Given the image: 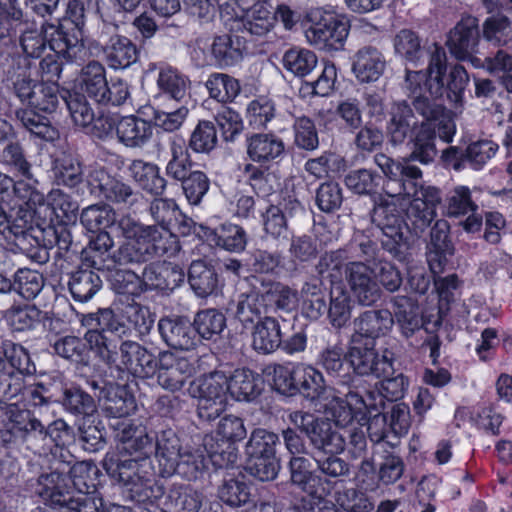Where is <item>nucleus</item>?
<instances>
[{
  "mask_svg": "<svg viewBox=\"0 0 512 512\" xmlns=\"http://www.w3.org/2000/svg\"><path fill=\"white\" fill-rule=\"evenodd\" d=\"M371 277H374L380 288L390 293L398 291L403 282L399 268L385 257L372 267Z\"/></svg>",
  "mask_w": 512,
  "mask_h": 512,
  "instance_id": "61",
  "label": "nucleus"
},
{
  "mask_svg": "<svg viewBox=\"0 0 512 512\" xmlns=\"http://www.w3.org/2000/svg\"><path fill=\"white\" fill-rule=\"evenodd\" d=\"M141 277L144 291L152 289L172 291L184 281L185 274L177 265L152 263L145 266Z\"/></svg>",
  "mask_w": 512,
  "mask_h": 512,
  "instance_id": "24",
  "label": "nucleus"
},
{
  "mask_svg": "<svg viewBox=\"0 0 512 512\" xmlns=\"http://www.w3.org/2000/svg\"><path fill=\"white\" fill-rule=\"evenodd\" d=\"M128 172L133 181L146 193L152 196H162L167 187V180L161 176L160 168L143 159H134L128 166Z\"/></svg>",
  "mask_w": 512,
  "mask_h": 512,
  "instance_id": "27",
  "label": "nucleus"
},
{
  "mask_svg": "<svg viewBox=\"0 0 512 512\" xmlns=\"http://www.w3.org/2000/svg\"><path fill=\"white\" fill-rule=\"evenodd\" d=\"M341 391L346 397V405L339 404L340 412L337 415L333 413L337 423H347L353 419L352 407L361 410L362 407L367 410L377 411V405L374 403L377 392L372 390L370 385L358 375H348L341 377Z\"/></svg>",
  "mask_w": 512,
  "mask_h": 512,
  "instance_id": "13",
  "label": "nucleus"
},
{
  "mask_svg": "<svg viewBox=\"0 0 512 512\" xmlns=\"http://www.w3.org/2000/svg\"><path fill=\"white\" fill-rule=\"evenodd\" d=\"M371 221L383 234L382 248L394 258L403 259V248L408 247L407 224L403 212L395 203L382 201L374 206Z\"/></svg>",
  "mask_w": 512,
  "mask_h": 512,
  "instance_id": "10",
  "label": "nucleus"
},
{
  "mask_svg": "<svg viewBox=\"0 0 512 512\" xmlns=\"http://www.w3.org/2000/svg\"><path fill=\"white\" fill-rule=\"evenodd\" d=\"M68 286L74 300L87 302L101 289L102 280L97 272L82 265L71 274Z\"/></svg>",
  "mask_w": 512,
  "mask_h": 512,
  "instance_id": "40",
  "label": "nucleus"
},
{
  "mask_svg": "<svg viewBox=\"0 0 512 512\" xmlns=\"http://www.w3.org/2000/svg\"><path fill=\"white\" fill-rule=\"evenodd\" d=\"M291 482L309 495H316L321 483L317 470H311V461L305 456H292L289 461Z\"/></svg>",
  "mask_w": 512,
  "mask_h": 512,
  "instance_id": "43",
  "label": "nucleus"
},
{
  "mask_svg": "<svg viewBox=\"0 0 512 512\" xmlns=\"http://www.w3.org/2000/svg\"><path fill=\"white\" fill-rule=\"evenodd\" d=\"M107 84L106 69L100 62L90 61L82 68L79 78L81 95L99 104L105 97Z\"/></svg>",
  "mask_w": 512,
  "mask_h": 512,
  "instance_id": "35",
  "label": "nucleus"
},
{
  "mask_svg": "<svg viewBox=\"0 0 512 512\" xmlns=\"http://www.w3.org/2000/svg\"><path fill=\"white\" fill-rule=\"evenodd\" d=\"M114 240L107 231L99 232L82 251V265L98 271L111 270L117 266Z\"/></svg>",
  "mask_w": 512,
  "mask_h": 512,
  "instance_id": "23",
  "label": "nucleus"
},
{
  "mask_svg": "<svg viewBox=\"0 0 512 512\" xmlns=\"http://www.w3.org/2000/svg\"><path fill=\"white\" fill-rule=\"evenodd\" d=\"M58 103L57 87L40 83L36 85L34 94L27 104L28 108L18 109L16 118L31 135L52 142L58 138V130L51 124L48 117L39 112L53 113Z\"/></svg>",
  "mask_w": 512,
  "mask_h": 512,
  "instance_id": "7",
  "label": "nucleus"
},
{
  "mask_svg": "<svg viewBox=\"0 0 512 512\" xmlns=\"http://www.w3.org/2000/svg\"><path fill=\"white\" fill-rule=\"evenodd\" d=\"M351 248L359 260L345 264V280L359 305L373 306L381 299L382 289L374 277H371V269L384 254L376 242L364 235L355 236Z\"/></svg>",
  "mask_w": 512,
  "mask_h": 512,
  "instance_id": "6",
  "label": "nucleus"
},
{
  "mask_svg": "<svg viewBox=\"0 0 512 512\" xmlns=\"http://www.w3.org/2000/svg\"><path fill=\"white\" fill-rule=\"evenodd\" d=\"M409 145L410 153L399 161L383 153H377L374 156L375 164L388 179L385 184L387 195L414 194L415 183L417 180H422L423 173L413 162L429 165L438 155L435 129L427 127L426 124L416 128Z\"/></svg>",
  "mask_w": 512,
  "mask_h": 512,
  "instance_id": "4",
  "label": "nucleus"
},
{
  "mask_svg": "<svg viewBox=\"0 0 512 512\" xmlns=\"http://www.w3.org/2000/svg\"><path fill=\"white\" fill-rule=\"evenodd\" d=\"M394 325L393 314L385 308L365 310L353 320L354 333L351 338L368 341L385 336Z\"/></svg>",
  "mask_w": 512,
  "mask_h": 512,
  "instance_id": "19",
  "label": "nucleus"
},
{
  "mask_svg": "<svg viewBox=\"0 0 512 512\" xmlns=\"http://www.w3.org/2000/svg\"><path fill=\"white\" fill-rule=\"evenodd\" d=\"M234 316L245 328L251 327L259 319L267 316L251 287L247 286V290L238 295Z\"/></svg>",
  "mask_w": 512,
  "mask_h": 512,
  "instance_id": "50",
  "label": "nucleus"
},
{
  "mask_svg": "<svg viewBox=\"0 0 512 512\" xmlns=\"http://www.w3.org/2000/svg\"><path fill=\"white\" fill-rule=\"evenodd\" d=\"M188 281L199 297H207L218 287V275L215 269L204 261H193L189 267Z\"/></svg>",
  "mask_w": 512,
  "mask_h": 512,
  "instance_id": "48",
  "label": "nucleus"
},
{
  "mask_svg": "<svg viewBox=\"0 0 512 512\" xmlns=\"http://www.w3.org/2000/svg\"><path fill=\"white\" fill-rule=\"evenodd\" d=\"M385 67L383 54L374 46H363L353 56L352 71L361 83L377 81Z\"/></svg>",
  "mask_w": 512,
  "mask_h": 512,
  "instance_id": "25",
  "label": "nucleus"
},
{
  "mask_svg": "<svg viewBox=\"0 0 512 512\" xmlns=\"http://www.w3.org/2000/svg\"><path fill=\"white\" fill-rule=\"evenodd\" d=\"M346 353L340 345L327 346L322 349L316 359V365L321 367L329 376L337 379L336 384L341 382V377L348 376L344 373Z\"/></svg>",
  "mask_w": 512,
  "mask_h": 512,
  "instance_id": "56",
  "label": "nucleus"
},
{
  "mask_svg": "<svg viewBox=\"0 0 512 512\" xmlns=\"http://www.w3.org/2000/svg\"><path fill=\"white\" fill-rule=\"evenodd\" d=\"M32 412L21 409L15 404L7 405L4 408V416L7 420L6 430L2 431V439L5 443L18 442L19 436L27 426Z\"/></svg>",
  "mask_w": 512,
  "mask_h": 512,
  "instance_id": "59",
  "label": "nucleus"
},
{
  "mask_svg": "<svg viewBox=\"0 0 512 512\" xmlns=\"http://www.w3.org/2000/svg\"><path fill=\"white\" fill-rule=\"evenodd\" d=\"M183 446L178 433L172 428L159 431L155 436L154 455L160 475L180 457Z\"/></svg>",
  "mask_w": 512,
  "mask_h": 512,
  "instance_id": "33",
  "label": "nucleus"
},
{
  "mask_svg": "<svg viewBox=\"0 0 512 512\" xmlns=\"http://www.w3.org/2000/svg\"><path fill=\"white\" fill-rule=\"evenodd\" d=\"M247 50L245 36L224 34L216 36L211 46V53L221 67L232 66L242 60Z\"/></svg>",
  "mask_w": 512,
  "mask_h": 512,
  "instance_id": "31",
  "label": "nucleus"
},
{
  "mask_svg": "<svg viewBox=\"0 0 512 512\" xmlns=\"http://www.w3.org/2000/svg\"><path fill=\"white\" fill-rule=\"evenodd\" d=\"M288 419L304 434L315 453H342L345 450V437L328 419L301 410L291 412Z\"/></svg>",
  "mask_w": 512,
  "mask_h": 512,
  "instance_id": "9",
  "label": "nucleus"
},
{
  "mask_svg": "<svg viewBox=\"0 0 512 512\" xmlns=\"http://www.w3.org/2000/svg\"><path fill=\"white\" fill-rule=\"evenodd\" d=\"M313 23L305 31L307 41L325 51L340 50L349 33L347 22L331 12H316Z\"/></svg>",
  "mask_w": 512,
  "mask_h": 512,
  "instance_id": "12",
  "label": "nucleus"
},
{
  "mask_svg": "<svg viewBox=\"0 0 512 512\" xmlns=\"http://www.w3.org/2000/svg\"><path fill=\"white\" fill-rule=\"evenodd\" d=\"M201 228L208 240L228 252L240 253L246 248L248 242L247 233L239 225L224 223L215 229L203 226Z\"/></svg>",
  "mask_w": 512,
  "mask_h": 512,
  "instance_id": "32",
  "label": "nucleus"
},
{
  "mask_svg": "<svg viewBox=\"0 0 512 512\" xmlns=\"http://www.w3.org/2000/svg\"><path fill=\"white\" fill-rule=\"evenodd\" d=\"M116 134L120 143L127 148H143L153 137V125L141 117H122L116 124Z\"/></svg>",
  "mask_w": 512,
  "mask_h": 512,
  "instance_id": "26",
  "label": "nucleus"
},
{
  "mask_svg": "<svg viewBox=\"0 0 512 512\" xmlns=\"http://www.w3.org/2000/svg\"><path fill=\"white\" fill-rule=\"evenodd\" d=\"M52 172L59 185L69 188L78 186L83 181V170L79 159L63 153L53 161Z\"/></svg>",
  "mask_w": 512,
  "mask_h": 512,
  "instance_id": "49",
  "label": "nucleus"
},
{
  "mask_svg": "<svg viewBox=\"0 0 512 512\" xmlns=\"http://www.w3.org/2000/svg\"><path fill=\"white\" fill-rule=\"evenodd\" d=\"M339 453H326L322 456H313L318 475H323L326 482L331 479H340L350 474L349 463L338 456Z\"/></svg>",
  "mask_w": 512,
  "mask_h": 512,
  "instance_id": "62",
  "label": "nucleus"
},
{
  "mask_svg": "<svg viewBox=\"0 0 512 512\" xmlns=\"http://www.w3.org/2000/svg\"><path fill=\"white\" fill-rule=\"evenodd\" d=\"M446 62L444 49H436L425 70H406L403 89L408 99L392 103L386 125L392 146L403 144L413 130L424 124L437 128L443 141L452 142L456 132L454 114L440 102L444 94Z\"/></svg>",
  "mask_w": 512,
  "mask_h": 512,
  "instance_id": "1",
  "label": "nucleus"
},
{
  "mask_svg": "<svg viewBox=\"0 0 512 512\" xmlns=\"http://www.w3.org/2000/svg\"><path fill=\"white\" fill-rule=\"evenodd\" d=\"M168 251L167 235L124 240L116 249L117 266H139Z\"/></svg>",
  "mask_w": 512,
  "mask_h": 512,
  "instance_id": "15",
  "label": "nucleus"
},
{
  "mask_svg": "<svg viewBox=\"0 0 512 512\" xmlns=\"http://www.w3.org/2000/svg\"><path fill=\"white\" fill-rule=\"evenodd\" d=\"M57 401L66 412L74 416L87 418L97 412L95 399L80 387L65 388Z\"/></svg>",
  "mask_w": 512,
  "mask_h": 512,
  "instance_id": "47",
  "label": "nucleus"
},
{
  "mask_svg": "<svg viewBox=\"0 0 512 512\" xmlns=\"http://www.w3.org/2000/svg\"><path fill=\"white\" fill-rule=\"evenodd\" d=\"M91 177L101 195L109 202L133 207L141 198V194L135 191L129 183L122 178L108 174L103 169L95 170Z\"/></svg>",
  "mask_w": 512,
  "mask_h": 512,
  "instance_id": "22",
  "label": "nucleus"
},
{
  "mask_svg": "<svg viewBox=\"0 0 512 512\" xmlns=\"http://www.w3.org/2000/svg\"><path fill=\"white\" fill-rule=\"evenodd\" d=\"M80 221L87 230L101 232L116 222V212L107 203L93 204L82 210Z\"/></svg>",
  "mask_w": 512,
  "mask_h": 512,
  "instance_id": "52",
  "label": "nucleus"
},
{
  "mask_svg": "<svg viewBox=\"0 0 512 512\" xmlns=\"http://www.w3.org/2000/svg\"><path fill=\"white\" fill-rule=\"evenodd\" d=\"M2 347L0 352H4L1 355V361L8 360L7 365L11 366L19 376L32 375L35 373L36 368L30 359L28 351L20 344H15L11 341L2 340Z\"/></svg>",
  "mask_w": 512,
  "mask_h": 512,
  "instance_id": "55",
  "label": "nucleus"
},
{
  "mask_svg": "<svg viewBox=\"0 0 512 512\" xmlns=\"http://www.w3.org/2000/svg\"><path fill=\"white\" fill-rule=\"evenodd\" d=\"M480 39L478 19L473 16L462 17L449 32L447 46L450 53L459 60L478 61L473 54Z\"/></svg>",
  "mask_w": 512,
  "mask_h": 512,
  "instance_id": "17",
  "label": "nucleus"
},
{
  "mask_svg": "<svg viewBox=\"0 0 512 512\" xmlns=\"http://www.w3.org/2000/svg\"><path fill=\"white\" fill-rule=\"evenodd\" d=\"M483 36L486 40L505 45L512 39V25L503 14L488 17L483 23Z\"/></svg>",
  "mask_w": 512,
  "mask_h": 512,
  "instance_id": "64",
  "label": "nucleus"
},
{
  "mask_svg": "<svg viewBox=\"0 0 512 512\" xmlns=\"http://www.w3.org/2000/svg\"><path fill=\"white\" fill-rule=\"evenodd\" d=\"M382 455L378 464V479L384 485L393 484L403 475L405 464L393 450L380 449Z\"/></svg>",
  "mask_w": 512,
  "mask_h": 512,
  "instance_id": "63",
  "label": "nucleus"
},
{
  "mask_svg": "<svg viewBox=\"0 0 512 512\" xmlns=\"http://www.w3.org/2000/svg\"><path fill=\"white\" fill-rule=\"evenodd\" d=\"M228 376L222 371H214L199 379L194 387L192 384L190 393L193 397L207 399L209 401L227 402V393L229 392Z\"/></svg>",
  "mask_w": 512,
  "mask_h": 512,
  "instance_id": "46",
  "label": "nucleus"
},
{
  "mask_svg": "<svg viewBox=\"0 0 512 512\" xmlns=\"http://www.w3.org/2000/svg\"><path fill=\"white\" fill-rule=\"evenodd\" d=\"M395 52L403 57L406 61L413 64H418L425 57L428 58V64L430 63V55L436 51V49H442L436 44L433 45V50H426L421 45L419 36L412 30L402 29L399 31L393 40Z\"/></svg>",
  "mask_w": 512,
  "mask_h": 512,
  "instance_id": "38",
  "label": "nucleus"
},
{
  "mask_svg": "<svg viewBox=\"0 0 512 512\" xmlns=\"http://www.w3.org/2000/svg\"><path fill=\"white\" fill-rule=\"evenodd\" d=\"M158 384L171 392L179 391L192 373V365L184 357H175L173 353L164 351L158 357Z\"/></svg>",
  "mask_w": 512,
  "mask_h": 512,
  "instance_id": "21",
  "label": "nucleus"
},
{
  "mask_svg": "<svg viewBox=\"0 0 512 512\" xmlns=\"http://www.w3.org/2000/svg\"><path fill=\"white\" fill-rule=\"evenodd\" d=\"M81 322L88 328L84 339L74 335L61 337L53 345L55 353L74 364L86 366L89 352L94 350L106 364H116L117 343L108 337L107 332L121 338L128 335L129 327L110 308L84 315Z\"/></svg>",
  "mask_w": 512,
  "mask_h": 512,
  "instance_id": "2",
  "label": "nucleus"
},
{
  "mask_svg": "<svg viewBox=\"0 0 512 512\" xmlns=\"http://www.w3.org/2000/svg\"><path fill=\"white\" fill-rule=\"evenodd\" d=\"M405 216L407 234L413 233L416 237H420L436 217V211L428 208L419 199H413L406 210Z\"/></svg>",
  "mask_w": 512,
  "mask_h": 512,
  "instance_id": "57",
  "label": "nucleus"
},
{
  "mask_svg": "<svg viewBox=\"0 0 512 512\" xmlns=\"http://www.w3.org/2000/svg\"><path fill=\"white\" fill-rule=\"evenodd\" d=\"M229 393L238 401H252L262 390V379L250 369H237L228 377Z\"/></svg>",
  "mask_w": 512,
  "mask_h": 512,
  "instance_id": "36",
  "label": "nucleus"
},
{
  "mask_svg": "<svg viewBox=\"0 0 512 512\" xmlns=\"http://www.w3.org/2000/svg\"><path fill=\"white\" fill-rule=\"evenodd\" d=\"M9 325L16 331L29 330L43 319V313L34 305L11 307L5 314Z\"/></svg>",
  "mask_w": 512,
  "mask_h": 512,
  "instance_id": "60",
  "label": "nucleus"
},
{
  "mask_svg": "<svg viewBox=\"0 0 512 512\" xmlns=\"http://www.w3.org/2000/svg\"><path fill=\"white\" fill-rule=\"evenodd\" d=\"M279 436L265 429H255L246 445L249 457L276 458V446L279 444Z\"/></svg>",
  "mask_w": 512,
  "mask_h": 512,
  "instance_id": "58",
  "label": "nucleus"
},
{
  "mask_svg": "<svg viewBox=\"0 0 512 512\" xmlns=\"http://www.w3.org/2000/svg\"><path fill=\"white\" fill-rule=\"evenodd\" d=\"M244 281L254 291L267 315L290 309L294 298L290 287L259 275H250Z\"/></svg>",
  "mask_w": 512,
  "mask_h": 512,
  "instance_id": "14",
  "label": "nucleus"
},
{
  "mask_svg": "<svg viewBox=\"0 0 512 512\" xmlns=\"http://www.w3.org/2000/svg\"><path fill=\"white\" fill-rule=\"evenodd\" d=\"M283 141L273 134H253L247 139V154L259 163L272 161L284 152Z\"/></svg>",
  "mask_w": 512,
  "mask_h": 512,
  "instance_id": "37",
  "label": "nucleus"
},
{
  "mask_svg": "<svg viewBox=\"0 0 512 512\" xmlns=\"http://www.w3.org/2000/svg\"><path fill=\"white\" fill-rule=\"evenodd\" d=\"M192 324L195 327L196 336L199 340L200 338L211 340L226 327V317L216 309H205L195 314Z\"/></svg>",
  "mask_w": 512,
  "mask_h": 512,
  "instance_id": "51",
  "label": "nucleus"
},
{
  "mask_svg": "<svg viewBox=\"0 0 512 512\" xmlns=\"http://www.w3.org/2000/svg\"><path fill=\"white\" fill-rule=\"evenodd\" d=\"M169 160L165 167L166 175L178 182H182L194 170L185 140L179 136H173L168 142Z\"/></svg>",
  "mask_w": 512,
  "mask_h": 512,
  "instance_id": "34",
  "label": "nucleus"
},
{
  "mask_svg": "<svg viewBox=\"0 0 512 512\" xmlns=\"http://www.w3.org/2000/svg\"><path fill=\"white\" fill-rule=\"evenodd\" d=\"M69 460H64L68 468L41 474L37 483L41 487L36 490L52 507L66 508L76 512H104L103 501L96 494L95 486L88 485L89 468L85 462H75L68 452Z\"/></svg>",
  "mask_w": 512,
  "mask_h": 512,
  "instance_id": "3",
  "label": "nucleus"
},
{
  "mask_svg": "<svg viewBox=\"0 0 512 512\" xmlns=\"http://www.w3.org/2000/svg\"><path fill=\"white\" fill-rule=\"evenodd\" d=\"M372 340L363 341L351 338L350 346L346 352V358L353 373L351 375L375 376L394 374L393 367L394 353L389 349H384L379 355L374 349Z\"/></svg>",
  "mask_w": 512,
  "mask_h": 512,
  "instance_id": "11",
  "label": "nucleus"
},
{
  "mask_svg": "<svg viewBox=\"0 0 512 512\" xmlns=\"http://www.w3.org/2000/svg\"><path fill=\"white\" fill-rule=\"evenodd\" d=\"M157 329L161 339L172 349L189 351L199 343L195 327L187 316L161 317L157 323Z\"/></svg>",
  "mask_w": 512,
  "mask_h": 512,
  "instance_id": "16",
  "label": "nucleus"
},
{
  "mask_svg": "<svg viewBox=\"0 0 512 512\" xmlns=\"http://www.w3.org/2000/svg\"><path fill=\"white\" fill-rule=\"evenodd\" d=\"M101 393V409L107 417L125 418L136 407L135 399L126 386L110 384Z\"/></svg>",
  "mask_w": 512,
  "mask_h": 512,
  "instance_id": "28",
  "label": "nucleus"
},
{
  "mask_svg": "<svg viewBox=\"0 0 512 512\" xmlns=\"http://www.w3.org/2000/svg\"><path fill=\"white\" fill-rule=\"evenodd\" d=\"M211 98L226 103L236 98L240 93L239 81L224 73H213L205 84Z\"/></svg>",
  "mask_w": 512,
  "mask_h": 512,
  "instance_id": "54",
  "label": "nucleus"
},
{
  "mask_svg": "<svg viewBox=\"0 0 512 512\" xmlns=\"http://www.w3.org/2000/svg\"><path fill=\"white\" fill-rule=\"evenodd\" d=\"M303 313L312 320L320 318L327 310L325 286L320 278H310L301 288Z\"/></svg>",
  "mask_w": 512,
  "mask_h": 512,
  "instance_id": "41",
  "label": "nucleus"
},
{
  "mask_svg": "<svg viewBox=\"0 0 512 512\" xmlns=\"http://www.w3.org/2000/svg\"><path fill=\"white\" fill-rule=\"evenodd\" d=\"M102 467L111 478L126 488V497L137 504H153L165 493L163 484L155 479L152 461L148 456L122 458L116 454H107Z\"/></svg>",
  "mask_w": 512,
  "mask_h": 512,
  "instance_id": "5",
  "label": "nucleus"
},
{
  "mask_svg": "<svg viewBox=\"0 0 512 512\" xmlns=\"http://www.w3.org/2000/svg\"><path fill=\"white\" fill-rule=\"evenodd\" d=\"M283 67L287 72L299 78L317 75L315 79L305 81L304 88L318 96H327L334 88L336 80V67L333 63L318 64L316 54L304 48H291L282 58Z\"/></svg>",
  "mask_w": 512,
  "mask_h": 512,
  "instance_id": "8",
  "label": "nucleus"
},
{
  "mask_svg": "<svg viewBox=\"0 0 512 512\" xmlns=\"http://www.w3.org/2000/svg\"><path fill=\"white\" fill-rule=\"evenodd\" d=\"M252 347L262 354H270L282 345V333L279 321L270 315L264 316L253 324Z\"/></svg>",
  "mask_w": 512,
  "mask_h": 512,
  "instance_id": "29",
  "label": "nucleus"
},
{
  "mask_svg": "<svg viewBox=\"0 0 512 512\" xmlns=\"http://www.w3.org/2000/svg\"><path fill=\"white\" fill-rule=\"evenodd\" d=\"M118 356L121 367L134 377H151L158 368V359L155 355L136 341H122L119 347L117 346Z\"/></svg>",
  "mask_w": 512,
  "mask_h": 512,
  "instance_id": "18",
  "label": "nucleus"
},
{
  "mask_svg": "<svg viewBox=\"0 0 512 512\" xmlns=\"http://www.w3.org/2000/svg\"><path fill=\"white\" fill-rule=\"evenodd\" d=\"M207 459L198 451L183 450L180 457L172 464L171 469H166L161 476L170 477L174 474L188 481L197 480L207 468Z\"/></svg>",
  "mask_w": 512,
  "mask_h": 512,
  "instance_id": "42",
  "label": "nucleus"
},
{
  "mask_svg": "<svg viewBox=\"0 0 512 512\" xmlns=\"http://www.w3.org/2000/svg\"><path fill=\"white\" fill-rule=\"evenodd\" d=\"M394 307V315L406 337L411 336L421 327V319L413 300L406 296H395L391 300Z\"/></svg>",
  "mask_w": 512,
  "mask_h": 512,
  "instance_id": "53",
  "label": "nucleus"
},
{
  "mask_svg": "<svg viewBox=\"0 0 512 512\" xmlns=\"http://www.w3.org/2000/svg\"><path fill=\"white\" fill-rule=\"evenodd\" d=\"M62 99L76 125L87 127L94 123L96 129L102 128L105 133H109L113 129V123L109 118L100 117L95 120L94 111L84 95L67 92Z\"/></svg>",
  "mask_w": 512,
  "mask_h": 512,
  "instance_id": "30",
  "label": "nucleus"
},
{
  "mask_svg": "<svg viewBox=\"0 0 512 512\" xmlns=\"http://www.w3.org/2000/svg\"><path fill=\"white\" fill-rule=\"evenodd\" d=\"M297 374V394L302 395L310 402L325 398L327 385L320 370L312 365L299 364Z\"/></svg>",
  "mask_w": 512,
  "mask_h": 512,
  "instance_id": "39",
  "label": "nucleus"
},
{
  "mask_svg": "<svg viewBox=\"0 0 512 512\" xmlns=\"http://www.w3.org/2000/svg\"><path fill=\"white\" fill-rule=\"evenodd\" d=\"M204 496L189 485L173 484L167 494L166 506L172 512H199Z\"/></svg>",
  "mask_w": 512,
  "mask_h": 512,
  "instance_id": "44",
  "label": "nucleus"
},
{
  "mask_svg": "<svg viewBox=\"0 0 512 512\" xmlns=\"http://www.w3.org/2000/svg\"><path fill=\"white\" fill-rule=\"evenodd\" d=\"M353 301L349 292L342 283L332 285L330 289V303L326 310L330 323L335 328H341L351 318Z\"/></svg>",
  "mask_w": 512,
  "mask_h": 512,
  "instance_id": "45",
  "label": "nucleus"
},
{
  "mask_svg": "<svg viewBox=\"0 0 512 512\" xmlns=\"http://www.w3.org/2000/svg\"><path fill=\"white\" fill-rule=\"evenodd\" d=\"M107 33L102 31V52L107 66L113 70L127 69L139 58L137 45L128 37L114 34L106 39Z\"/></svg>",
  "mask_w": 512,
  "mask_h": 512,
  "instance_id": "20",
  "label": "nucleus"
}]
</instances>
